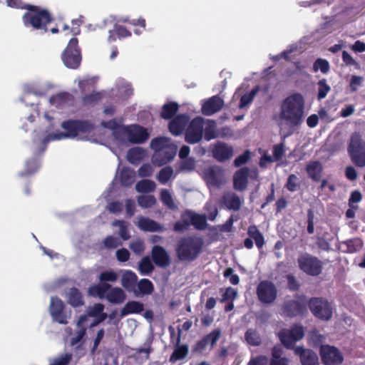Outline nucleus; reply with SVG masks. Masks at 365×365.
<instances>
[{"mask_svg":"<svg viewBox=\"0 0 365 365\" xmlns=\"http://www.w3.org/2000/svg\"><path fill=\"white\" fill-rule=\"evenodd\" d=\"M279 116L289 127H299L304 119L303 96L299 93H294L285 98L282 102Z\"/></svg>","mask_w":365,"mask_h":365,"instance_id":"f257e3e1","label":"nucleus"},{"mask_svg":"<svg viewBox=\"0 0 365 365\" xmlns=\"http://www.w3.org/2000/svg\"><path fill=\"white\" fill-rule=\"evenodd\" d=\"M204 240L197 235H188L180 238L176 245V254L182 262H192L202 252Z\"/></svg>","mask_w":365,"mask_h":365,"instance_id":"f03ea898","label":"nucleus"},{"mask_svg":"<svg viewBox=\"0 0 365 365\" xmlns=\"http://www.w3.org/2000/svg\"><path fill=\"white\" fill-rule=\"evenodd\" d=\"M25 9L27 11L22 16L24 26L34 30L46 32L48 24L53 21L50 12L46 9L31 4L26 5Z\"/></svg>","mask_w":365,"mask_h":365,"instance_id":"7ed1b4c3","label":"nucleus"},{"mask_svg":"<svg viewBox=\"0 0 365 365\" xmlns=\"http://www.w3.org/2000/svg\"><path fill=\"white\" fill-rule=\"evenodd\" d=\"M61 128L65 130L66 133L50 134L43 139V143H46L51 140H60L66 137L74 138L80 133H90L93 130L94 126L89 120H67L62 123Z\"/></svg>","mask_w":365,"mask_h":365,"instance_id":"20e7f679","label":"nucleus"},{"mask_svg":"<svg viewBox=\"0 0 365 365\" xmlns=\"http://www.w3.org/2000/svg\"><path fill=\"white\" fill-rule=\"evenodd\" d=\"M347 151L351 161L355 166L365 167V141L359 133H354L351 135Z\"/></svg>","mask_w":365,"mask_h":365,"instance_id":"39448f33","label":"nucleus"},{"mask_svg":"<svg viewBox=\"0 0 365 365\" xmlns=\"http://www.w3.org/2000/svg\"><path fill=\"white\" fill-rule=\"evenodd\" d=\"M81 49L78 46L77 38H72L61 54V59L64 65L71 69L78 68L81 62Z\"/></svg>","mask_w":365,"mask_h":365,"instance_id":"423d86ee","label":"nucleus"},{"mask_svg":"<svg viewBox=\"0 0 365 365\" xmlns=\"http://www.w3.org/2000/svg\"><path fill=\"white\" fill-rule=\"evenodd\" d=\"M307 305L312 314L319 319L329 321L332 317V305L325 298L312 297L308 301Z\"/></svg>","mask_w":365,"mask_h":365,"instance_id":"0eeeda50","label":"nucleus"},{"mask_svg":"<svg viewBox=\"0 0 365 365\" xmlns=\"http://www.w3.org/2000/svg\"><path fill=\"white\" fill-rule=\"evenodd\" d=\"M297 263L299 268L307 275L317 277L322 272L323 262L310 254L304 253L299 255Z\"/></svg>","mask_w":365,"mask_h":365,"instance_id":"6e6552de","label":"nucleus"},{"mask_svg":"<svg viewBox=\"0 0 365 365\" xmlns=\"http://www.w3.org/2000/svg\"><path fill=\"white\" fill-rule=\"evenodd\" d=\"M277 335L283 346L290 349L294 348L296 341L304 337V331L302 326L294 324L290 329H281Z\"/></svg>","mask_w":365,"mask_h":365,"instance_id":"1a4fd4ad","label":"nucleus"},{"mask_svg":"<svg viewBox=\"0 0 365 365\" xmlns=\"http://www.w3.org/2000/svg\"><path fill=\"white\" fill-rule=\"evenodd\" d=\"M307 304L303 297H298L297 300H286L281 307L280 314L289 318L302 316L307 312Z\"/></svg>","mask_w":365,"mask_h":365,"instance_id":"9d476101","label":"nucleus"},{"mask_svg":"<svg viewBox=\"0 0 365 365\" xmlns=\"http://www.w3.org/2000/svg\"><path fill=\"white\" fill-rule=\"evenodd\" d=\"M258 300L266 304H272L277 299V289L274 284L269 280L261 281L256 289Z\"/></svg>","mask_w":365,"mask_h":365,"instance_id":"9b49d317","label":"nucleus"},{"mask_svg":"<svg viewBox=\"0 0 365 365\" xmlns=\"http://www.w3.org/2000/svg\"><path fill=\"white\" fill-rule=\"evenodd\" d=\"M121 129L122 135L125 136L128 140L133 144L143 143L150 137L147 129L138 124L123 126Z\"/></svg>","mask_w":365,"mask_h":365,"instance_id":"f8f14e48","label":"nucleus"},{"mask_svg":"<svg viewBox=\"0 0 365 365\" xmlns=\"http://www.w3.org/2000/svg\"><path fill=\"white\" fill-rule=\"evenodd\" d=\"M204 123L202 117H195L190 122L185 133V140L187 143L195 144L202 140Z\"/></svg>","mask_w":365,"mask_h":365,"instance_id":"ddd939ff","label":"nucleus"},{"mask_svg":"<svg viewBox=\"0 0 365 365\" xmlns=\"http://www.w3.org/2000/svg\"><path fill=\"white\" fill-rule=\"evenodd\" d=\"M320 355L324 365H339L344 360L341 351L335 346L323 345L320 348Z\"/></svg>","mask_w":365,"mask_h":365,"instance_id":"4468645a","label":"nucleus"},{"mask_svg":"<svg viewBox=\"0 0 365 365\" xmlns=\"http://www.w3.org/2000/svg\"><path fill=\"white\" fill-rule=\"evenodd\" d=\"M247 235L249 237L243 242L245 247L248 250L252 249L254 246L253 240L259 250L263 247L265 244L264 237L256 225H253L248 227Z\"/></svg>","mask_w":365,"mask_h":365,"instance_id":"2eb2a0df","label":"nucleus"},{"mask_svg":"<svg viewBox=\"0 0 365 365\" xmlns=\"http://www.w3.org/2000/svg\"><path fill=\"white\" fill-rule=\"evenodd\" d=\"M181 341V329H178V336L176 337L175 344L173 352L169 358V361L172 364L175 363L177 361L185 359L189 352V347L187 344H180Z\"/></svg>","mask_w":365,"mask_h":365,"instance_id":"dca6fc26","label":"nucleus"},{"mask_svg":"<svg viewBox=\"0 0 365 365\" xmlns=\"http://www.w3.org/2000/svg\"><path fill=\"white\" fill-rule=\"evenodd\" d=\"M176 153L177 146L170 143L160 153L154 154L153 161L158 166H162L170 162L175 156Z\"/></svg>","mask_w":365,"mask_h":365,"instance_id":"f3484780","label":"nucleus"},{"mask_svg":"<svg viewBox=\"0 0 365 365\" xmlns=\"http://www.w3.org/2000/svg\"><path fill=\"white\" fill-rule=\"evenodd\" d=\"M64 304L61 299L57 297H51L50 304V313L53 319L60 323L66 324V317L63 312Z\"/></svg>","mask_w":365,"mask_h":365,"instance_id":"a211bd4d","label":"nucleus"},{"mask_svg":"<svg viewBox=\"0 0 365 365\" xmlns=\"http://www.w3.org/2000/svg\"><path fill=\"white\" fill-rule=\"evenodd\" d=\"M212 156L219 162H224L233 155V148L224 142L218 141L212 150Z\"/></svg>","mask_w":365,"mask_h":365,"instance_id":"6ab92c4d","label":"nucleus"},{"mask_svg":"<svg viewBox=\"0 0 365 365\" xmlns=\"http://www.w3.org/2000/svg\"><path fill=\"white\" fill-rule=\"evenodd\" d=\"M151 257L153 262L158 267H166L170 263L169 254L162 246H153L151 251Z\"/></svg>","mask_w":365,"mask_h":365,"instance_id":"aec40b11","label":"nucleus"},{"mask_svg":"<svg viewBox=\"0 0 365 365\" xmlns=\"http://www.w3.org/2000/svg\"><path fill=\"white\" fill-rule=\"evenodd\" d=\"M294 354L299 356L302 365H319L317 354L311 349L296 346Z\"/></svg>","mask_w":365,"mask_h":365,"instance_id":"412c9836","label":"nucleus"},{"mask_svg":"<svg viewBox=\"0 0 365 365\" xmlns=\"http://www.w3.org/2000/svg\"><path fill=\"white\" fill-rule=\"evenodd\" d=\"M224 106V101L218 96L208 98L202 106V113L205 115H212L219 112Z\"/></svg>","mask_w":365,"mask_h":365,"instance_id":"4be33fe9","label":"nucleus"},{"mask_svg":"<svg viewBox=\"0 0 365 365\" xmlns=\"http://www.w3.org/2000/svg\"><path fill=\"white\" fill-rule=\"evenodd\" d=\"M249 168L244 167L237 170L233 176V187L237 191L246 190L248 183Z\"/></svg>","mask_w":365,"mask_h":365,"instance_id":"5701e85b","label":"nucleus"},{"mask_svg":"<svg viewBox=\"0 0 365 365\" xmlns=\"http://www.w3.org/2000/svg\"><path fill=\"white\" fill-rule=\"evenodd\" d=\"M189 121V117L187 115H178L175 117L168 125L170 132L173 135H179L185 130Z\"/></svg>","mask_w":365,"mask_h":365,"instance_id":"b1692460","label":"nucleus"},{"mask_svg":"<svg viewBox=\"0 0 365 365\" xmlns=\"http://www.w3.org/2000/svg\"><path fill=\"white\" fill-rule=\"evenodd\" d=\"M221 200L227 209L234 211H238L244 201L242 198H240L233 192H225L222 195Z\"/></svg>","mask_w":365,"mask_h":365,"instance_id":"393cba45","label":"nucleus"},{"mask_svg":"<svg viewBox=\"0 0 365 365\" xmlns=\"http://www.w3.org/2000/svg\"><path fill=\"white\" fill-rule=\"evenodd\" d=\"M305 170L309 178L314 182H319L321 180L324 168L319 160H311L307 164Z\"/></svg>","mask_w":365,"mask_h":365,"instance_id":"a878e982","label":"nucleus"},{"mask_svg":"<svg viewBox=\"0 0 365 365\" xmlns=\"http://www.w3.org/2000/svg\"><path fill=\"white\" fill-rule=\"evenodd\" d=\"M137 283L138 277L135 272L130 270L124 272L121 278V284L127 291L137 294Z\"/></svg>","mask_w":365,"mask_h":365,"instance_id":"bb28decb","label":"nucleus"},{"mask_svg":"<svg viewBox=\"0 0 365 365\" xmlns=\"http://www.w3.org/2000/svg\"><path fill=\"white\" fill-rule=\"evenodd\" d=\"M138 227L145 232H162L163 230V227L158 222L145 217L139 218Z\"/></svg>","mask_w":365,"mask_h":365,"instance_id":"cd10ccee","label":"nucleus"},{"mask_svg":"<svg viewBox=\"0 0 365 365\" xmlns=\"http://www.w3.org/2000/svg\"><path fill=\"white\" fill-rule=\"evenodd\" d=\"M74 97L68 92H61L53 95L49 98V102L51 105L57 108L63 107L66 104L72 103Z\"/></svg>","mask_w":365,"mask_h":365,"instance_id":"c85d7f7f","label":"nucleus"},{"mask_svg":"<svg viewBox=\"0 0 365 365\" xmlns=\"http://www.w3.org/2000/svg\"><path fill=\"white\" fill-rule=\"evenodd\" d=\"M67 302L71 307L76 308L84 304L82 293L76 287H71L66 293Z\"/></svg>","mask_w":365,"mask_h":365,"instance_id":"c756f323","label":"nucleus"},{"mask_svg":"<svg viewBox=\"0 0 365 365\" xmlns=\"http://www.w3.org/2000/svg\"><path fill=\"white\" fill-rule=\"evenodd\" d=\"M106 297L109 302L115 304H122L126 299L125 293L120 287L112 288Z\"/></svg>","mask_w":365,"mask_h":365,"instance_id":"7c9ffc66","label":"nucleus"},{"mask_svg":"<svg viewBox=\"0 0 365 365\" xmlns=\"http://www.w3.org/2000/svg\"><path fill=\"white\" fill-rule=\"evenodd\" d=\"M143 304L137 301L128 302L120 311L121 317L131 314H140L143 311Z\"/></svg>","mask_w":365,"mask_h":365,"instance_id":"2f4dec72","label":"nucleus"},{"mask_svg":"<svg viewBox=\"0 0 365 365\" xmlns=\"http://www.w3.org/2000/svg\"><path fill=\"white\" fill-rule=\"evenodd\" d=\"M111 289V285L108 283L92 285L88 288V294L92 297H105L107 292Z\"/></svg>","mask_w":365,"mask_h":365,"instance_id":"473e14b6","label":"nucleus"},{"mask_svg":"<svg viewBox=\"0 0 365 365\" xmlns=\"http://www.w3.org/2000/svg\"><path fill=\"white\" fill-rule=\"evenodd\" d=\"M346 246L345 252L355 253L361 250L364 245L363 240L361 238L355 237L350 240H347L342 242Z\"/></svg>","mask_w":365,"mask_h":365,"instance_id":"72a5a7b5","label":"nucleus"},{"mask_svg":"<svg viewBox=\"0 0 365 365\" xmlns=\"http://www.w3.org/2000/svg\"><path fill=\"white\" fill-rule=\"evenodd\" d=\"M135 180V172L129 168H124L120 173V182L123 186L129 187Z\"/></svg>","mask_w":365,"mask_h":365,"instance_id":"f704fd0d","label":"nucleus"},{"mask_svg":"<svg viewBox=\"0 0 365 365\" xmlns=\"http://www.w3.org/2000/svg\"><path fill=\"white\" fill-rule=\"evenodd\" d=\"M145 155L144 149L140 147H135L130 148L128 151L127 158L128 160L132 164H137L141 161Z\"/></svg>","mask_w":365,"mask_h":365,"instance_id":"c9c22d12","label":"nucleus"},{"mask_svg":"<svg viewBox=\"0 0 365 365\" xmlns=\"http://www.w3.org/2000/svg\"><path fill=\"white\" fill-rule=\"evenodd\" d=\"M179 106L175 102H170L165 104L162 108L160 116L163 119H171L178 112Z\"/></svg>","mask_w":365,"mask_h":365,"instance_id":"e433bc0d","label":"nucleus"},{"mask_svg":"<svg viewBox=\"0 0 365 365\" xmlns=\"http://www.w3.org/2000/svg\"><path fill=\"white\" fill-rule=\"evenodd\" d=\"M170 143V140L168 138L156 137L151 140L150 146L155 152V153H158Z\"/></svg>","mask_w":365,"mask_h":365,"instance_id":"4c0bfd02","label":"nucleus"},{"mask_svg":"<svg viewBox=\"0 0 365 365\" xmlns=\"http://www.w3.org/2000/svg\"><path fill=\"white\" fill-rule=\"evenodd\" d=\"M155 183L150 180H141L135 185V190L138 192H151L155 189Z\"/></svg>","mask_w":365,"mask_h":365,"instance_id":"58836bf2","label":"nucleus"},{"mask_svg":"<svg viewBox=\"0 0 365 365\" xmlns=\"http://www.w3.org/2000/svg\"><path fill=\"white\" fill-rule=\"evenodd\" d=\"M39 168L38 161L35 158H31L26 162L25 169L19 173V176L25 177L34 174Z\"/></svg>","mask_w":365,"mask_h":365,"instance_id":"ea45409f","label":"nucleus"},{"mask_svg":"<svg viewBox=\"0 0 365 365\" xmlns=\"http://www.w3.org/2000/svg\"><path fill=\"white\" fill-rule=\"evenodd\" d=\"M259 87L258 86L254 87L249 93H245L240 98L239 107L243 108L250 105L254 100L255 96L258 93Z\"/></svg>","mask_w":365,"mask_h":365,"instance_id":"a19ab883","label":"nucleus"},{"mask_svg":"<svg viewBox=\"0 0 365 365\" xmlns=\"http://www.w3.org/2000/svg\"><path fill=\"white\" fill-rule=\"evenodd\" d=\"M138 291L142 294H150L153 292L154 287L150 280L148 279H140L136 285Z\"/></svg>","mask_w":365,"mask_h":365,"instance_id":"79ce46f5","label":"nucleus"},{"mask_svg":"<svg viewBox=\"0 0 365 365\" xmlns=\"http://www.w3.org/2000/svg\"><path fill=\"white\" fill-rule=\"evenodd\" d=\"M245 338L250 345L259 346L261 344V338L255 329H247L245 332Z\"/></svg>","mask_w":365,"mask_h":365,"instance_id":"37998d69","label":"nucleus"},{"mask_svg":"<svg viewBox=\"0 0 365 365\" xmlns=\"http://www.w3.org/2000/svg\"><path fill=\"white\" fill-rule=\"evenodd\" d=\"M204 138L206 140L210 141L217 137L216 131V123L214 120H209L204 130Z\"/></svg>","mask_w":365,"mask_h":365,"instance_id":"c03bdc74","label":"nucleus"},{"mask_svg":"<svg viewBox=\"0 0 365 365\" xmlns=\"http://www.w3.org/2000/svg\"><path fill=\"white\" fill-rule=\"evenodd\" d=\"M221 336V331L219 329L212 330L209 334L204 336L202 338L206 341L207 345H210V348H213L217 341Z\"/></svg>","mask_w":365,"mask_h":365,"instance_id":"a18cd8bd","label":"nucleus"},{"mask_svg":"<svg viewBox=\"0 0 365 365\" xmlns=\"http://www.w3.org/2000/svg\"><path fill=\"white\" fill-rule=\"evenodd\" d=\"M190 220L192 221V225H193L196 230H204L207 225L206 217L204 215L193 212Z\"/></svg>","mask_w":365,"mask_h":365,"instance_id":"49530a36","label":"nucleus"},{"mask_svg":"<svg viewBox=\"0 0 365 365\" xmlns=\"http://www.w3.org/2000/svg\"><path fill=\"white\" fill-rule=\"evenodd\" d=\"M112 225L119 227V235L123 240H127L130 237L127 224L124 220H116L113 222Z\"/></svg>","mask_w":365,"mask_h":365,"instance_id":"de8ad7c7","label":"nucleus"},{"mask_svg":"<svg viewBox=\"0 0 365 365\" xmlns=\"http://www.w3.org/2000/svg\"><path fill=\"white\" fill-rule=\"evenodd\" d=\"M101 125L109 130L113 131V133L117 135L118 134L122 135V129L121 128L123 126V125H120L115 119H111L108 121H103L101 123Z\"/></svg>","mask_w":365,"mask_h":365,"instance_id":"09e8293b","label":"nucleus"},{"mask_svg":"<svg viewBox=\"0 0 365 365\" xmlns=\"http://www.w3.org/2000/svg\"><path fill=\"white\" fill-rule=\"evenodd\" d=\"M173 175V169L170 166L162 168L158 174V180L161 184H166Z\"/></svg>","mask_w":365,"mask_h":365,"instance_id":"8fccbe9b","label":"nucleus"},{"mask_svg":"<svg viewBox=\"0 0 365 365\" xmlns=\"http://www.w3.org/2000/svg\"><path fill=\"white\" fill-rule=\"evenodd\" d=\"M329 61L324 58H317L313 64V71L317 72L319 70L322 73H327L329 71Z\"/></svg>","mask_w":365,"mask_h":365,"instance_id":"3c124183","label":"nucleus"},{"mask_svg":"<svg viewBox=\"0 0 365 365\" xmlns=\"http://www.w3.org/2000/svg\"><path fill=\"white\" fill-rule=\"evenodd\" d=\"M156 202L153 195H140L138 197V205L143 208H149L153 207Z\"/></svg>","mask_w":365,"mask_h":365,"instance_id":"603ef678","label":"nucleus"},{"mask_svg":"<svg viewBox=\"0 0 365 365\" xmlns=\"http://www.w3.org/2000/svg\"><path fill=\"white\" fill-rule=\"evenodd\" d=\"M318 86V93H317V98L319 100H322L324 98L328 93L330 91L331 88L327 84V80L325 78L321 79L317 83Z\"/></svg>","mask_w":365,"mask_h":365,"instance_id":"864d4df0","label":"nucleus"},{"mask_svg":"<svg viewBox=\"0 0 365 365\" xmlns=\"http://www.w3.org/2000/svg\"><path fill=\"white\" fill-rule=\"evenodd\" d=\"M160 199L163 203L170 210L176 209V205L173 201L171 194L168 190H163L160 192Z\"/></svg>","mask_w":365,"mask_h":365,"instance_id":"5fc2aeb1","label":"nucleus"},{"mask_svg":"<svg viewBox=\"0 0 365 365\" xmlns=\"http://www.w3.org/2000/svg\"><path fill=\"white\" fill-rule=\"evenodd\" d=\"M101 99V95L98 92H92L82 97L81 101L84 106H90L96 103Z\"/></svg>","mask_w":365,"mask_h":365,"instance_id":"6e6d98bb","label":"nucleus"},{"mask_svg":"<svg viewBox=\"0 0 365 365\" xmlns=\"http://www.w3.org/2000/svg\"><path fill=\"white\" fill-rule=\"evenodd\" d=\"M153 269L154 266L148 257H143L139 262V270L142 274H148Z\"/></svg>","mask_w":365,"mask_h":365,"instance_id":"4d7b16f0","label":"nucleus"},{"mask_svg":"<svg viewBox=\"0 0 365 365\" xmlns=\"http://www.w3.org/2000/svg\"><path fill=\"white\" fill-rule=\"evenodd\" d=\"M105 306L103 304L96 303L93 306L88 307L86 312L90 317H97L102 314H106L103 312Z\"/></svg>","mask_w":365,"mask_h":365,"instance_id":"13d9d810","label":"nucleus"},{"mask_svg":"<svg viewBox=\"0 0 365 365\" xmlns=\"http://www.w3.org/2000/svg\"><path fill=\"white\" fill-rule=\"evenodd\" d=\"M299 185L297 176L294 174L289 175L285 185L286 188L290 192H294L297 190Z\"/></svg>","mask_w":365,"mask_h":365,"instance_id":"bf43d9fd","label":"nucleus"},{"mask_svg":"<svg viewBox=\"0 0 365 365\" xmlns=\"http://www.w3.org/2000/svg\"><path fill=\"white\" fill-rule=\"evenodd\" d=\"M114 29L117 37L120 39L131 36V32L124 26L115 24Z\"/></svg>","mask_w":365,"mask_h":365,"instance_id":"052dcab7","label":"nucleus"},{"mask_svg":"<svg viewBox=\"0 0 365 365\" xmlns=\"http://www.w3.org/2000/svg\"><path fill=\"white\" fill-rule=\"evenodd\" d=\"M195 166V160L192 158L182 159L179 166L180 171H191L193 170Z\"/></svg>","mask_w":365,"mask_h":365,"instance_id":"680f3d73","label":"nucleus"},{"mask_svg":"<svg viewBox=\"0 0 365 365\" xmlns=\"http://www.w3.org/2000/svg\"><path fill=\"white\" fill-rule=\"evenodd\" d=\"M72 359L71 354H64L55 358L50 365H68Z\"/></svg>","mask_w":365,"mask_h":365,"instance_id":"e2e57ef3","label":"nucleus"},{"mask_svg":"<svg viewBox=\"0 0 365 365\" xmlns=\"http://www.w3.org/2000/svg\"><path fill=\"white\" fill-rule=\"evenodd\" d=\"M118 279V275L115 272L113 271H106L101 273L99 279L103 283H106L107 282H115Z\"/></svg>","mask_w":365,"mask_h":365,"instance_id":"0e129e2a","label":"nucleus"},{"mask_svg":"<svg viewBox=\"0 0 365 365\" xmlns=\"http://www.w3.org/2000/svg\"><path fill=\"white\" fill-rule=\"evenodd\" d=\"M284 145L283 143L274 145L273 146L272 153L275 161L281 160L284 155Z\"/></svg>","mask_w":365,"mask_h":365,"instance_id":"69168bd1","label":"nucleus"},{"mask_svg":"<svg viewBox=\"0 0 365 365\" xmlns=\"http://www.w3.org/2000/svg\"><path fill=\"white\" fill-rule=\"evenodd\" d=\"M103 245L108 249H115L120 245L121 243L117 237L109 235L104 239Z\"/></svg>","mask_w":365,"mask_h":365,"instance_id":"338daca9","label":"nucleus"},{"mask_svg":"<svg viewBox=\"0 0 365 365\" xmlns=\"http://www.w3.org/2000/svg\"><path fill=\"white\" fill-rule=\"evenodd\" d=\"M269 365H288V360L285 357H281L279 354L274 351Z\"/></svg>","mask_w":365,"mask_h":365,"instance_id":"774afa93","label":"nucleus"}]
</instances>
